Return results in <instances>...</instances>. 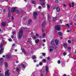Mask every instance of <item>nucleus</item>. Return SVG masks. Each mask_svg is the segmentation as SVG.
Masks as SVG:
<instances>
[{"mask_svg":"<svg viewBox=\"0 0 76 76\" xmlns=\"http://www.w3.org/2000/svg\"><path fill=\"white\" fill-rule=\"evenodd\" d=\"M3 44H1L0 45V48H1V50H0V54H1L3 53V50H4V48H2L3 47Z\"/></svg>","mask_w":76,"mask_h":76,"instance_id":"nucleus-3","label":"nucleus"},{"mask_svg":"<svg viewBox=\"0 0 76 76\" xmlns=\"http://www.w3.org/2000/svg\"><path fill=\"white\" fill-rule=\"evenodd\" d=\"M14 18H13V16H12V20H14Z\"/></svg>","mask_w":76,"mask_h":76,"instance_id":"nucleus-49","label":"nucleus"},{"mask_svg":"<svg viewBox=\"0 0 76 76\" xmlns=\"http://www.w3.org/2000/svg\"><path fill=\"white\" fill-rule=\"evenodd\" d=\"M66 54H67V53L66 52H64V53H63V55L64 56H66Z\"/></svg>","mask_w":76,"mask_h":76,"instance_id":"nucleus-29","label":"nucleus"},{"mask_svg":"<svg viewBox=\"0 0 76 76\" xmlns=\"http://www.w3.org/2000/svg\"><path fill=\"white\" fill-rule=\"evenodd\" d=\"M53 49L50 48V52H51L52 51H53Z\"/></svg>","mask_w":76,"mask_h":76,"instance_id":"nucleus-39","label":"nucleus"},{"mask_svg":"<svg viewBox=\"0 0 76 76\" xmlns=\"http://www.w3.org/2000/svg\"><path fill=\"white\" fill-rule=\"evenodd\" d=\"M58 33L60 36H62V33H61V32H58Z\"/></svg>","mask_w":76,"mask_h":76,"instance_id":"nucleus-20","label":"nucleus"},{"mask_svg":"<svg viewBox=\"0 0 76 76\" xmlns=\"http://www.w3.org/2000/svg\"><path fill=\"white\" fill-rule=\"evenodd\" d=\"M15 44H13V45H12V47H14V46H15Z\"/></svg>","mask_w":76,"mask_h":76,"instance_id":"nucleus-61","label":"nucleus"},{"mask_svg":"<svg viewBox=\"0 0 76 76\" xmlns=\"http://www.w3.org/2000/svg\"><path fill=\"white\" fill-rule=\"evenodd\" d=\"M41 76H44V74L42 73H41Z\"/></svg>","mask_w":76,"mask_h":76,"instance_id":"nucleus-54","label":"nucleus"},{"mask_svg":"<svg viewBox=\"0 0 76 76\" xmlns=\"http://www.w3.org/2000/svg\"><path fill=\"white\" fill-rule=\"evenodd\" d=\"M16 70H17V71H19V68H16Z\"/></svg>","mask_w":76,"mask_h":76,"instance_id":"nucleus-44","label":"nucleus"},{"mask_svg":"<svg viewBox=\"0 0 76 76\" xmlns=\"http://www.w3.org/2000/svg\"><path fill=\"white\" fill-rule=\"evenodd\" d=\"M66 32H70V30H67L66 31Z\"/></svg>","mask_w":76,"mask_h":76,"instance_id":"nucleus-58","label":"nucleus"},{"mask_svg":"<svg viewBox=\"0 0 76 76\" xmlns=\"http://www.w3.org/2000/svg\"><path fill=\"white\" fill-rule=\"evenodd\" d=\"M5 66L6 67H7V66H8V64H7V63L5 62Z\"/></svg>","mask_w":76,"mask_h":76,"instance_id":"nucleus-18","label":"nucleus"},{"mask_svg":"<svg viewBox=\"0 0 76 76\" xmlns=\"http://www.w3.org/2000/svg\"><path fill=\"white\" fill-rule=\"evenodd\" d=\"M16 63H19V61H17L16 62Z\"/></svg>","mask_w":76,"mask_h":76,"instance_id":"nucleus-63","label":"nucleus"},{"mask_svg":"<svg viewBox=\"0 0 76 76\" xmlns=\"http://www.w3.org/2000/svg\"><path fill=\"white\" fill-rule=\"evenodd\" d=\"M31 2L33 4H35V2L34 1H32Z\"/></svg>","mask_w":76,"mask_h":76,"instance_id":"nucleus-31","label":"nucleus"},{"mask_svg":"<svg viewBox=\"0 0 76 76\" xmlns=\"http://www.w3.org/2000/svg\"><path fill=\"white\" fill-rule=\"evenodd\" d=\"M23 30H21L19 31L18 33V38L19 39H20L21 38H22V35H23Z\"/></svg>","mask_w":76,"mask_h":76,"instance_id":"nucleus-1","label":"nucleus"},{"mask_svg":"<svg viewBox=\"0 0 76 76\" xmlns=\"http://www.w3.org/2000/svg\"><path fill=\"white\" fill-rule=\"evenodd\" d=\"M66 26H67L68 28H70V27L69 26V24H66Z\"/></svg>","mask_w":76,"mask_h":76,"instance_id":"nucleus-33","label":"nucleus"},{"mask_svg":"<svg viewBox=\"0 0 76 76\" xmlns=\"http://www.w3.org/2000/svg\"><path fill=\"white\" fill-rule=\"evenodd\" d=\"M43 62H44V63H45V62H46L47 61V60H46V59H44L42 60Z\"/></svg>","mask_w":76,"mask_h":76,"instance_id":"nucleus-22","label":"nucleus"},{"mask_svg":"<svg viewBox=\"0 0 76 76\" xmlns=\"http://www.w3.org/2000/svg\"><path fill=\"white\" fill-rule=\"evenodd\" d=\"M56 9L57 12H59L60 11V9L59 7H57Z\"/></svg>","mask_w":76,"mask_h":76,"instance_id":"nucleus-14","label":"nucleus"},{"mask_svg":"<svg viewBox=\"0 0 76 76\" xmlns=\"http://www.w3.org/2000/svg\"><path fill=\"white\" fill-rule=\"evenodd\" d=\"M9 41H10V42H11L12 41V39H9Z\"/></svg>","mask_w":76,"mask_h":76,"instance_id":"nucleus-48","label":"nucleus"},{"mask_svg":"<svg viewBox=\"0 0 76 76\" xmlns=\"http://www.w3.org/2000/svg\"><path fill=\"white\" fill-rule=\"evenodd\" d=\"M50 59V57H48L47 58V59L48 60H49Z\"/></svg>","mask_w":76,"mask_h":76,"instance_id":"nucleus-56","label":"nucleus"},{"mask_svg":"<svg viewBox=\"0 0 76 76\" xmlns=\"http://www.w3.org/2000/svg\"><path fill=\"white\" fill-rule=\"evenodd\" d=\"M50 45H53L54 44V40L52 39L51 40L50 42Z\"/></svg>","mask_w":76,"mask_h":76,"instance_id":"nucleus-9","label":"nucleus"},{"mask_svg":"<svg viewBox=\"0 0 76 76\" xmlns=\"http://www.w3.org/2000/svg\"><path fill=\"white\" fill-rule=\"evenodd\" d=\"M55 2L56 3H58V0H55Z\"/></svg>","mask_w":76,"mask_h":76,"instance_id":"nucleus-35","label":"nucleus"},{"mask_svg":"<svg viewBox=\"0 0 76 76\" xmlns=\"http://www.w3.org/2000/svg\"><path fill=\"white\" fill-rule=\"evenodd\" d=\"M17 51H18V50H17V49H15V52H17Z\"/></svg>","mask_w":76,"mask_h":76,"instance_id":"nucleus-64","label":"nucleus"},{"mask_svg":"<svg viewBox=\"0 0 76 76\" xmlns=\"http://www.w3.org/2000/svg\"><path fill=\"white\" fill-rule=\"evenodd\" d=\"M25 13V12H24V11H23V12L21 13Z\"/></svg>","mask_w":76,"mask_h":76,"instance_id":"nucleus-62","label":"nucleus"},{"mask_svg":"<svg viewBox=\"0 0 76 76\" xmlns=\"http://www.w3.org/2000/svg\"><path fill=\"white\" fill-rule=\"evenodd\" d=\"M57 18V17L56 16L55 17H53V21H55V20H56V19Z\"/></svg>","mask_w":76,"mask_h":76,"instance_id":"nucleus-19","label":"nucleus"},{"mask_svg":"<svg viewBox=\"0 0 76 76\" xmlns=\"http://www.w3.org/2000/svg\"><path fill=\"white\" fill-rule=\"evenodd\" d=\"M50 48H51V49H54V48L53 46H50Z\"/></svg>","mask_w":76,"mask_h":76,"instance_id":"nucleus-40","label":"nucleus"},{"mask_svg":"<svg viewBox=\"0 0 76 76\" xmlns=\"http://www.w3.org/2000/svg\"><path fill=\"white\" fill-rule=\"evenodd\" d=\"M36 36H37V37H39V35L37 34H36Z\"/></svg>","mask_w":76,"mask_h":76,"instance_id":"nucleus-42","label":"nucleus"},{"mask_svg":"<svg viewBox=\"0 0 76 76\" xmlns=\"http://www.w3.org/2000/svg\"><path fill=\"white\" fill-rule=\"evenodd\" d=\"M32 22V20L31 19L29 20H28V25H30L31 23Z\"/></svg>","mask_w":76,"mask_h":76,"instance_id":"nucleus-13","label":"nucleus"},{"mask_svg":"<svg viewBox=\"0 0 76 76\" xmlns=\"http://www.w3.org/2000/svg\"><path fill=\"white\" fill-rule=\"evenodd\" d=\"M37 16H38V13L37 12H34L33 13V17L34 19H37V18L36 17Z\"/></svg>","mask_w":76,"mask_h":76,"instance_id":"nucleus-5","label":"nucleus"},{"mask_svg":"<svg viewBox=\"0 0 76 76\" xmlns=\"http://www.w3.org/2000/svg\"><path fill=\"white\" fill-rule=\"evenodd\" d=\"M3 60V58H1L0 59V60Z\"/></svg>","mask_w":76,"mask_h":76,"instance_id":"nucleus-53","label":"nucleus"},{"mask_svg":"<svg viewBox=\"0 0 76 76\" xmlns=\"http://www.w3.org/2000/svg\"><path fill=\"white\" fill-rule=\"evenodd\" d=\"M19 12H20L19 11V10H17L16 11V13L17 14H18V13H19Z\"/></svg>","mask_w":76,"mask_h":76,"instance_id":"nucleus-21","label":"nucleus"},{"mask_svg":"<svg viewBox=\"0 0 76 76\" xmlns=\"http://www.w3.org/2000/svg\"><path fill=\"white\" fill-rule=\"evenodd\" d=\"M39 65L40 66H42V62H40L39 63Z\"/></svg>","mask_w":76,"mask_h":76,"instance_id":"nucleus-37","label":"nucleus"},{"mask_svg":"<svg viewBox=\"0 0 76 76\" xmlns=\"http://www.w3.org/2000/svg\"><path fill=\"white\" fill-rule=\"evenodd\" d=\"M63 5L64 7H66V4H63Z\"/></svg>","mask_w":76,"mask_h":76,"instance_id":"nucleus-55","label":"nucleus"},{"mask_svg":"<svg viewBox=\"0 0 76 76\" xmlns=\"http://www.w3.org/2000/svg\"><path fill=\"white\" fill-rule=\"evenodd\" d=\"M12 34L13 35H15V31H13L12 32Z\"/></svg>","mask_w":76,"mask_h":76,"instance_id":"nucleus-46","label":"nucleus"},{"mask_svg":"<svg viewBox=\"0 0 76 76\" xmlns=\"http://www.w3.org/2000/svg\"><path fill=\"white\" fill-rule=\"evenodd\" d=\"M22 50V51L23 52V53H26V52H25L24 49H23Z\"/></svg>","mask_w":76,"mask_h":76,"instance_id":"nucleus-26","label":"nucleus"},{"mask_svg":"<svg viewBox=\"0 0 76 76\" xmlns=\"http://www.w3.org/2000/svg\"><path fill=\"white\" fill-rule=\"evenodd\" d=\"M45 69L46 72V73H47V72H48V70H49V68H48V66H46Z\"/></svg>","mask_w":76,"mask_h":76,"instance_id":"nucleus-7","label":"nucleus"},{"mask_svg":"<svg viewBox=\"0 0 76 76\" xmlns=\"http://www.w3.org/2000/svg\"><path fill=\"white\" fill-rule=\"evenodd\" d=\"M45 33H44L43 34H42V37H45Z\"/></svg>","mask_w":76,"mask_h":76,"instance_id":"nucleus-28","label":"nucleus"},{"mask_svg":"<svg viewBox=\"0 0 76 76\" xmlns=\"http://www.w3.org/2000/svg\"><path fill=\"white\" fill-rule=\"evenodd\" d=\"M35 42L36 43H38L39 42V40L37 39L36 41H35Z\"/></svg>","mask_w":76,"mask_h":76,"instance_id":"nucleus-27","label":"nucleus"},{"mask_svg":"<svg viewBox=\"0 0 76 76\" xmlns=\"http://www.w3.org/2000/svg\"><path fill=\"white\" fill-rule=\"evenodd\" d=\"M47 6L48 9H50V5H49V4H47Z\"/></svg>","mask_w":76,"mask_h":76,"instance_id":"nucleus-23","label":"nucleus"},{"mask_svg":"<svg viewBox=\"0 0 76 76\" xmlns=\"http://www.w3.org/2000/svg\"><path fill=\"white\" fill-rule=\"evenodd\" d=\"M67 43H64L63 46L65 48H67Z\"/></svg>","mask_w":76,"mask_h":76,"instance_id":"nucleus-11","label":"nucleus"},{"mask_svg":"<svg viewBox=\"0 0 76 76\" xmlns=\"http://www.w3.org/2000/svg\"><path fill=\"white\" fill-rule=\"evenodd\" d=\"M10 73H9V70H7L5 72V76H9Z\"/></svg>","mask_w":76,"mask_h":76,"instance_id":"nucleus-4","label":"nucleus"},{"mask_svg":"<svg viewBox=\"0 0 76 76\" xmlns=\"http://www.w3.org/2000/svg\"><path fill=\"white\" fill-rule=\"evenodd\" d=\"M0 76H4L3 74H0Z\"/></svg>","mask_w":76,"mask_h":76,"instance_id":"nucleus-51","label":"nucleus"},{"mask_svg":"<svg viewBox=\"0 0 76 76\" xmlns=\"http://www.w3.org/2000/svg\"><path fill=\"white\" fill-rule=\"evenodd\" d=\"M41 4H42V7H44L45 6V4H44V3H42Z\"/></svg>","mask_w":76,"mask_h":76,"instance_id":"nucleus-25","label":"nucleus"},{"mask_svg":"<svg viewBox=\"0 0 76 76\" xmlns=\"http://www.w3.org/2000/svg\"><path fill=\"white\" fill-rule=\"evenodd\" d=\"M61 28V26L59 25H57L55 26V30H57V31H60Z\"/></svg>","mask_w":76,"mask_h":76,"instance_id":"nucleus-2","label":"nucleus"},{"mask_svg":"<svg viewBox=\"0 0 76 76\" xmlns=\"http://www.w3.org/2000/svg\"><path fill=\"white\" fill-rule=\"evenodd\" d=\"M37 37L36 36H34L33 37V39H36Z\"/></svg>","mask_w":76,"mask_h":76,"instance_id":"nucleus-36","label":"nucleus"},{"mask_svg":"<svg viewBox=\"0 0 76 76\" xmlns=\"http://www.w3.org/2000/svg\"><path fill=\"white\" fill-rule=\"evenodd\" d=\"M69 25H72L73 24L72 23H70Z\"/></svg>","mask_w":76,"mask_h":76,"instance_id":"nucleus-59","label":"nucleus"},{"mask_svg":"<svg viewBox=\"0 0 76 76\" xmlns=\"http://www.w3.org/2000/svg\"><path fill=\"white\" fill-rule=\"evenodd\" d=\"M69 6H70V7H72V5H71V4H69Z\"/></svg>","mask_w":76,"mask_h":76,"instance_id":"nucleus-52","label":"nucleus"},{"mask_svg":"<svg viewBox=\"0 0 76 76\" xmlns=\"http://www.w3.org/2000/svg\"><path fill=\"white\" fill-rule=\"evenodd\" d=\"M42 55L44 56V57H45V56L46 54L45 53H42Z\"/></svg>","mask_w":76,"mask_h":76,"instance_id":"nucleus-32","label":"nucleus"},{"mask_svg":"<svg viewBox=\"0 0 76 76\" xmlns=\"http://www.w3.org/2000/svg\"><path fill=\"white\" fill-rule=\"evenodd\" d=\"M47 19H48V20L49 21V20H50V16H49L48 17Z\"/></svg>","mask_w":76,"mask_h":76,"instance_id":"nucleus-45","label":"nucleus"},{"mask_svg":"<svg viewBox=\"0 0 76 76\" xmlns=\"http://www.w3.org/2000/svg\"><path fill=\"white\" fill-rule=\"evenodd\" d=\"M10 13H9L8 15V18H9L10 17Z\"/></svg>","mask_w":76,"mask_h":76,"instance_id":"nucleus-43","label":"nucleus"},{"mask_svg":"<svg viewBox=\"0 0 76 76\" xmlns=\"http://www.w3.org/2000/svg\"><path fill=\"white\" fill-rule=\"evenodd\" d=\"M11 38H12V39H13V38H14V36L13 35L11 36Z\"/></svg>","mask_w":76,"mask_h":76,"instance_id":"nucleus-50","label":"nucleus"},{"mask_svg":"<svg viewBox=\"0 0 76 76\" xmlns=\"http://www.w3.org/2000/svg\"><path fill=\"white\" fill-rule=\"evenodd\" d=\"M45 22L44 21L42 23V27H44V26H45Z\"/></svg>","mask_w":76,"mask_h":76,"instance_id":"nucleus-12","label":"nucleus"},{"mask_svg":"<svg viewBox=\"0 0 76 76\" xmlns=\"http://www.w3.org/2000/svg\"><path fill=\"white\" fill-rule=\"evenodd\" d=\"M72 7H74V6H75V3L74 2H72Z\"/></svg>","mask_w":76,"mask_h":76,"instance_id":"nucleus-24","label":"nucleus"},{"mask_svg":"<svg viewBox=\"0 0 76 76\" xmlns=\"http://www.w3.org/2000/svg\"><path fill=\"white\" fill-rule=\"evenodd\" d=\"M40 0V1H44L45 0Z\"/></svg>","mask_w":76,"mask_h":76,"instance_id":"nucleus-60","label":"nucleus"},{"mask_svg":"<svg viewBox=\"0 0 76 76\" xmlns=\"http://www.w3.org/2000/svg\"><path fill=\"white\" fill-rule=\"evenodd\" d=\"M7 58L8 59H9V58H11V56L10 55H8L7 56Z\"/></svg>","mask_w":76,"mask_h":76,"instance_id":"nucleus-15","label":"nucleus"},{"mask_svg":"<svg viewBox=\"0 0 76 76\" xmlns=\"http://www.w3.org/2000/svg\"><path fill=\"white\" fill-rule=\"evenodd\" d=\"M41 7L40 6H39V9H41Z\"/></svg>","mask_w":76,"mask_h":76,"instance_id":"nucleus-57","label":"nucleus"},{"mask_svg":"<svg viewBox=\"0 0 76 76\" xmlns=\"http://www.w3.org/2000/svg\"><path fill=\"white\" fill-rule=\"evenodd\" d=\"M68 43H69V44H71V41H70V40H68Z\"/></svg>","mask_w":76,"mask_h":76,"instance_id":"nucleus-30","label":"nucleus"},{"mask_svg":"<svg viewBox=\"0 0 76 76\" xmlns=\"http://www.w3.org/2000/svg\"><path fill=\"white\" fill-rule=\"evenodd\" d=\"M21 66H22L23 68H25V67H26V66H28V64H26V63L25 65L24 64H21Z\"/></svg>","mask_w":76,"mask_h":76,"instance_id":"nucleus-6","label":"nucleus"},{"mask_svg":"<svg viewBox=\"0 0 76 76\" xmlns=\"http://www.w3.org/2000/svg\"><path fill=\"white\" fill-rule=\"evenodd\" d=\"M1 24H2V25H3V26H6V23L4 22L2 23Z\"/></svg>","mask_w":76,"mask_h":76,"instance_id":"nucleus-17","label":"nucleus"},{"mask_svg":"<svg viewBox=\"0 0 76 76\" xmlns=\"http://www.w3.org/2000/svg\"><path fill=\"white\" fill-rule=\"evenodd\" d=\"M68 50H70V49H71V47H69L68 48Z\"/></svg>","mask_w":76,"mask_h":76,"instance_id":"nucleus-47","label":"nucleus"},{"mask_svg":"<svg viewBox=\"0 0 76 76\" xmlns=\"http://www.w3.org/2000/svg\"><path fill=\"white\" fill-rule=\"evenodd\" d=\"M61 61H60V60H58V64H60V63Z\"/></svg>","mask_w":76,"mask_h":76,"instance_id":"nucleus-38","label":"nucleus"},{"mask_svg":"<svg viewBox=\"0 0 76 76\" xmlns=\"http://www.w3.org/2000/svg\"><path fill=\"white\" fill-rule=\"evenodd\" d=\"M55 42L56 45H58V41L57 39H56L55 40Z\"/></svg>","mask_w":76,"mask_h":76,"instance_id":"nucleus-10","label":"nucleus"},{"mask_svg":"<svg viewBox=\"0 0 76 76\" xmlns=\"http://www.w3.org/2000/svg\"><path fill=\"white\" fill-rule=\"evenodd\" d=\"M72 42H75V39H71Z\"/></svg>","mask_w":76,"mask_h":76,"instance_id":"nucleus-34","label":"nucleus"},{"mask_svg":"<svg viewBox=\"0 0 76 76\" xmlns=\"http://www.w3.org/2000/svg\"><path fill=\"white\" fill-rule=\"evenodd\" d=\"M32 59H33V60L34 59H35L36 58H37V57L35 56H33L32 57Z\"/></svg>","mask_w":76,"mask_h":76,"instance_id":"nucleus-16","label":"nucleus"},{"mask_svg":"<svg viewBox=\"0 0 76 76\" xmlns=\"http://www.w3.org/2000/svg\"><path fill=\"white\" fill-rule=\"evenodd\" d=\"M27 19V17H26L25 18H24V20H26V19Z\"/></svg>","mask_w":76,"mask_h":76,"instance_id":"nucleus-41","label":"nucleus"},{"mask_svg":"<svg viewBox=\"0 0 76 76\" xmlns=\"http://www.w3.org/2000/svg\"><path fill=\"white\" fill-rule=\"evenodd\" d=\"M16 9L15 7L13 8L11 10V12H14L16 11Z\"/></svg>","mask_w":76,"mask_h":76,"instance_id":"nucleus-8","label":"nucleus"}]
</instances>
